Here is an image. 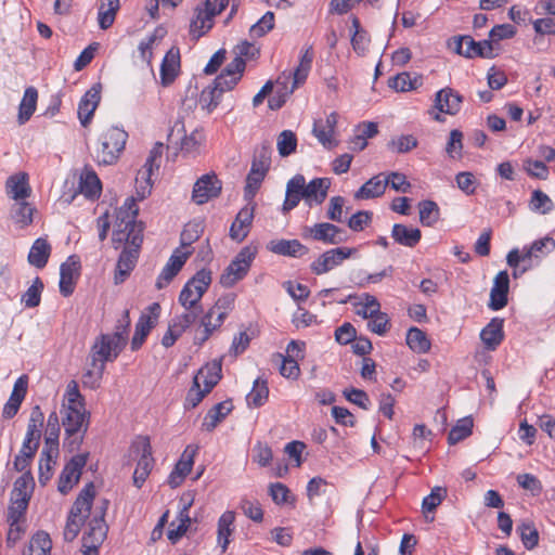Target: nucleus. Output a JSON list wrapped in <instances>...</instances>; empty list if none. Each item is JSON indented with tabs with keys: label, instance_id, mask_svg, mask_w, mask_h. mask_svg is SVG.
<instances>
[{
	"label": "nucleus",
	"instance_id": "9d476101",
	"mask_svg": "<svg viewBox=\"0 0 555 555\" xmlns=\"http://www.w3.org/2000/svg\"><path fill=\"white\" fill-rule=\"evenodd\" d=\"M163 151L164 144L159 142L155 143L153 149L150 151V155L146 158L144 166L138 171L135 182L140 184L138 188V194L141 198H144L146 194H150L151 192V176L154 169L158 170L159 168V160L163 155Z\"/></svg>",
	"mask_w": 555,
	"mask_h": 555
},
{
	"label": "nucleus",
	"instance_id": "412c9836",
	"mask_svg": "<svg viewBox=\"0 0 555 555\" xmlns=\"http://www.w3.org/2000/svg\"><path fill=\"white\" fill-rule=\"evenodd\" d=\"M462 95L452 88H443L436 93L435 106L444 114L455 115L462 106Z\"/></svg>",
	"mask_w": 555,
	"mask_h": 555
},
{
	"label": "nucleus",
	"instance_id": "4468645a",
	"mask_svg": "<svg viewBox=\"0 0 555 555\" xmlns=\"http://www.w3.org/2000/svg\"><path fill=\"white\" fill-rule=\"evenodd\" d=\"M160 314V306L157 302L150 305L145 312L141 314L131 340V349L133 351L141 348L151 330L156 325Z\"/></svg>",
	"mask_w": 555,
	"mask_h": 555
},
{
	"label": "nucleus",
	"instance_id": "6e6d98bb",
	"mask_svg": "<svg viewBox=\"0 0 555 555\" xmlns=\"http://www.w3.org/2000/svg\"><path fill=\"white\" fill-rule=\"evenodd\" d=\"M417 144V139L413 134H401L392 138L387 143V147L392 153L403 154L415 149Z\"/></svg>",
	"mask_w": 555,
	"mask_h": 555
},
{
	"label": "nucleus",
	"instance_id": "39448f33",
	"mask_svg": "<svg viewBox=\"0 0 555 555\" xmlns=\"http://www.w3.org/2000/svg\"><path fill=\"white\" fill-rule=\"evenodd\" d=\"M256 254V247H243L220 275V284L223 287L230 288L243 280L249 272Z\"/></svg>",
	"mask_w": 555,
	"mask_h": 555
},
{
	"label": "nucleus",
	"instance_id": "7ed1b4c3",
	"mask_svg": "<svg viewBox=\"0 0 555 555\" xmlns=\"http://www.w3.org/2000/svg\"><path fill=\"white\" fill-rule=\"evenodd\" d=\"M124 348L125 346L116 341L109 334H101L98 336L90 352L93 370L88 371L85 378H91L95 375V380L99 382L103 376L105 363L116 360Z\"/></svg>",
	"mask_w": 555,
	"mask_h": 555
},
{
	"label": "nucleus",
	"instance_id": "7c9ffc66",
	"mask_svg": "<svg viewBox=\"0 0 555 555\" xmlns=\"http://www.w3.org/2000/svg\"><path fill=\"white\" fill-rule=\"evenodd\" d=\"M503 323V319L493 318L480 332V339L488 350H495L502 343L504 338Z\"/></svg>",
	"mask_w": 555,
	"mask_h": 555
},
{
	"label": "nucleus",
	"instance_id": "1a4fd4ad",
	"mask_svg": "<svg viewBox=\"0 0 555 555\" xmlns=\"http://www.w3.org/2000/svg\"><path fill=\"white\" fill-rule=\"evenodd\" d=\"M301 235L304 238H311L327 245H338L347 240L345 231L330 222H320L312 227H305Z\"/></svg>",
	"mask_w": 555,
	"mask_h": 555
},
{
	"label": "nucleus",
	"instance_id": "a211bd4d",
	"mask_svg": "<svg viewBox=\"0 0 555 555\" xmlns=\"http://www.w3.org/2000/svg\"><path fill=\"white\" fill-rule=\"evenodd\" d=\"M101 101V85H93L78 104V118L82 127H87Z\"/></svg>",
	"mask_w": 555,
	"mask_h": 555
},
{
	"label": "nucleus",
	"instance_id": "c03bdc74",
	"mask_svg": "<svg viewBox=\"0 0 555 555\" xmlns=\"http://www.w3.org/2000/svg\"><path fill=\"white\" fill-rule=\"evenodd\" d=\"M38 91L34 87L26 88L18 108V122L21 125L29 120L36 111Z\"/></svg>",
	"mask_w": 555,
	"mask_h": 555
},
{
	"label": "nucleus",
	"instance_id": "2f4dec72",
	"mask_svg": "<svg viewBox=\"0 0 555 555\" xmlns=\"http://www.w3.org/2000/svg\"><path fill=\"white\" fill-rule=\"evenodd\" d=\"M268 249L274 254L289 257H302L309 251L308 247L298 240H274L269 243Z\"/></svg>",
	"mask_w": 555,
	"mask_h": 555
},
{
	"label": "nucleus",
	"instance_id": "9b49d317",
	"mask_svg": "<svg viewBox=\"0 0 555 555\" xmlns=\"http://www.w3.org/2000/svg\"><path fill=\"white\" fill-rule=\"evenodd\" d=\"M88 455V453L77 454L66 463L57 482V490L62 494H67L78 483L82 469L87 464Z\"/></svg>",
	"mask_w": 555,
	"mask_h": 555
},
{
	"label": "nucleus",
	"instance_id": "cd10ccee",
	"mask_svg": "<svg viewBox=\"0 0 555 555\" xmlns=\"http://www.w3.org/2000/svg\"><path fill=\"white\" fill-rule=\"evenodd\" d=\"M331 186V181L327 178H315L306 184L304 199L308 206L322 204Z\"/></svg>",
	"mask_w": 555,
	"mask_h": 555
},
{
	"label": "nucleus",
	"instance_id": "bf43d9fd",
	"mask_svg": "<svg viewBox=\"0 0 555 555\" xmlns=\"http://www.w3.org/2000/svg\"><path fill=\"white\" fill-rule=\"evenodd\" d=\"M529 207L532 211L545 215L554 209V203L547 194L535 190L532 192Z\"/></svg>",
	"mask_w": 555,
	"mask_h": 555
},
{
	"label": "nucleus",
	"instance_id": "13d9d810",
	"mask_svg": "<svg viewBox=\"0 0 555 555\" xmlns=\"http://www.w3.org/2000/svg\"><path fill=\"white\" fill-rule=\"evenodd\" d=\"M473 425V420L470 417H464L457 421L456 425L449 433L448 442L450 444H455L467 438L472 434Z\"/></svg>",
	"mask_w": 555,
	"mask_h": 555
},
{
	"label": "nucleus",
	"instance_id": "20e7f679",
	"mask_svg": "<svg viewBox=\"0 0 555 555\" xmlns=\"http://www.w3.org/2000/svg\"><path fill=\"white\" fill-rule=\"evenodd\" d=\"M229 0H205L203 5H197L194 16L190 22V35L193 39H199L207 34L214 26L215 17L219 15Z\"/></svg>",
	"mask_w": 555,
	"mask_h": 555
},
{
	"label": "nucleus",
	"instance_id": "a19ab883",
	"mask_svg": "<svg viewBox=\"0 0 555 555\" xmlns=\"http://www.w3.org/2000/svg\"><path fill=\"white\" fill-rule=\"evenodd\" d=\"M51 254V245L46 238H37L30 247L28 254V262L38 268L42 269L46 267Z\"/></svg>",
	"mask_w": 555,
	"mask_h": 555
},
{
	"label": "nucleus",
	"instance_id": "f704fd0d",
	"mask_svg": "<svg viewBox=\"0 0 555 555\" xmlns=\"http://www.w3.org/2000/svg\"><path fill=\"white\" fill-rule=\"evenodd\" d=\"M391 237L402 246L414 247L420 243L422 233L417 228L396 223L391 230Z\"/></svg>",
	"mask_w": 555,
	"mask_h": 555
},
{
	"label": "nucleus",
	"instance_id": "c85d7f7f",
	"mask_svg": "<svg viewBox=\"0 0 555 555\" xmlns=\"http://www.w3.org/2000/svg\"><path fill=\"white\" fill-rule=\"evenodd\" d=\"M338 116L336 113H331L326 116L325 120H315L313 124L312 132L321 144L325 147L333 146V133L337 125Z\"/></svg>",
	"mask_w": 555,
	"mask_h": 555
},
{
	"label": "nucleus",
	"instance_id": "f03ea898",
	"mask_svg": "<svg viewBox=\"0 0 555 555\" xmlns=\"http://www.w3.org/2000/svg\"><path fill=\"white\" fill-rule=\"evenodd\" d=\"M128 133L116 126H109L102 130L94 149V159L99 165L109 166L115 164L122 153Z\"/></svg>",
	"mask_w": 555,
	"mask_h": 555
},
{
	"label": "nucleus",
	"instance_id": "a18cd8bd",
	"mask_svg": "<svg viewBox=\"0 0 555 555\" xmlns=\"http://www.w3.org/2000/svg\"><path fill=\"white\" fill-rule=\"evenodd\" d=\"M195 376H199L206 387V391H210L221 378V360H214L202 367Z\"/></svg>",
	"mask_w": 555,
	"mask_h": 555
},
{
	"label": "nucleus",
	"instance_id": "2eb2a0df",
	"mask_svg": "<svg viewBox=\"0 0 555 555\" xmlns=\"http://www.w3.org/2000/svg\"><path fill=\"white\" fill-rule=\"evenodd\" d=\"M221 189L222 183L216 175H204L194 184L192 199L196 204L203 205L210 198L217 197L220 194Z\"/></svg>",
	"mask_w": 555,
	"mask_h": 555
},
{
	"label": "nucleus",
	"instance_id": "e433bc0d",
	"mask_svg": "<svg viewBox=\"0 0 555 555\" xmlns=\"http://www.w3.org/2000/svg\"><path fill=\"white\" fill-rule=\"evenodd\" d=\"M388 185V181L385 180L383 175H377L367 180L356 193V199H370L382 196L386 188Z\"/></svg>",
	"mask_w": 555,
	"mask_h": 555
},
{
	"label": "nucleus",
	"instance_id": "0e129e2a",
	"mask_svg": "<svg viewBox=\"0 0 555 555\" xmlns=\"http://www.w3.org/2000/svg\"><path fill=\"white\" fill-rule=\"evenodd\" d=\"M53 453L55 451L43 449L39 460V482L46 485L52 477Z\"/></svg>",
	"mask_w": 555,
	"mask_h": 555
},
{
	"label": "nucleus",
	"instance_id": "c756f323",
	"mask_svg": "<svg viewBox=\"0 0 555 555\" xmlns=\"http://www.w3.org/2000/svg\"><path fill=\"white\" fill-rule=\"evenodd\" d=\"M254 218V208L243 207L236 215L230 228V237L236 242H242L248 234Z\"/></svg>",
	"mask_w": 555,
	"mask_h": 555
},
{
	"label": "nucleus",
	"instance_id": "864d4df0",
	"mask_svg": "<svg viewBox=\"0 0 555 555\" xmlns=\"http://www.w3.org/2000/svg\"><path fill=\"white\" fill-rule=\"evenodd\" d=\"M420 221L425 227L434 225L440 217V209L434 201L426 199L418 203Z\"/></svg>",
	"mask_w": 555,
	"mask_h": 555
},
{
	"label": "nucleus",
	"instance_id": "4d7b16f0",
	"mask_svg": "<svg viewBox=\"0 0 555 555\" xmlns=\"http://www.w3.org/2000/svg\"><path fill=\"white\" fill-rule=\"evenodd\" d=\"M34 207L22 201L17 202L12 210V217L21 228H25L33 222Z\"/></svg>",
	"mask_w": 555,
	"mask_h": 555
},
{
	"label": "nucleus",
	"instance_id": "423d86ee",
	"mask_svg": "<svg viewBox=\"0 0 555 555\" xmlns=\"http://www.w3.org/2000/svg\"><path fill=\"white\" fill-rule=\"evenodd\" d=\"M211 283V271L202 269L197 271L183 286L179 295V302L183 308L202 309L199 301Z\"/></svg>",
	"mask_w": 555,
	"mask_h": 555
},
{
	"label": "nucleus",
	"instance_id": "338daca9",
	"mask_svg": "<svg viewBox=\"0 0 555 555\" xmlns=\"http://www.w3.org/2000/svg\"><path fill=\"white\" fill-rule=\"evenodd\" d=\"M297 139L293 131L284 130L278 138V151L282 157H286L295 152Z\"/></svg>",
	"mask_w": 555,
	"mask_h": 555
},
{
	"label": "nucleus",
	"instance_id": "5fc2aeb1",
	"mask_svg": "<svg viewBox=\"0 0 555 555\" xmlns=\"http://www.w3.org/2000/svg\"><path fill=\"white\" fill-rule=\"evenodd\" d=\"M34 487V477L30 472H26L15 480L11 495L30 500Z\"/></svg>",
	"mask_w": 555,
	"mask_h": 555
},
{
	"label": "nucleus",
	"instance_id": "393cba45",
	"mask_svg": "<svg viewBox=\"0 0 555 555\" xmlns=\"http://www.w3.org/2000/svg\"><path fill=\"white\" fill-rule=\"evenodd\" d=\"M95 498V487L93 482H88L79 492L76 501L74 502L69 514L74 517H79L86 520L90 515L92 502Z\"/></svg>",
	"mask_w": 555,
	"mask_h": 555
},
{
	"label": "nucleus",
	"instance_id": "680f3d73",
	"mask_svg": "<svg viewBox=\"0 0 555 555\" xmlns=\"http://www.w3.org/2000/svg\"><path fill=\"white\" fill-rule=\"evenodd\" d=\"M43 287L42 281L37 276L28 289L22 295V302L25 307L35 308L39 306Z\"/></svg>",
	"mask_w": 555,
	"mask_h": 555
},
{
	"label": "nucleus",
	"instance_id": "774afa93",
	"mask_svg": "<svg viewBox=\"0 0 555 555\" xmlns=\"http://www.w3.org/2000/svg\"><path fill=\"white\" fill-rule=\"evenodd\" d=\"M517 530L519 531L521 542L527 550H532L538 545L539 533L533 524L522 522L518 526Z\"/></svg>",
	"mask_w": 555,
	"mask_h": 555
},
{
	"label": "nucleus",
	"instance_id": "09e8293b",
	"mask_svg": "<svg viewBox=\"0 0 555 555\" xmlns=\"http://www.w3.org/2000/svg\"><path fill=\"white\" fill-rule=\"evenodd\" d=\"M406 344L416 353H426L430 349V340L418 327H411L406 333Z\"/></svg>",
	"mask_w": 555,
	"mask_h": 555
},
{
	"label": "nucleus",
	"instance_id": "f257e3e1",
	"mask_svg": "<svg viewBox=\"0 0 555 555\" xmlns=\"http://www.w3.org/2000/svg\"><path fill=\"white\" fill-rule=\"evenodd\" d=\"M139 207L133 197L125 201L116 210L112 243L115 249L126 245L121 251L114 276L115 284H120L134 269L143 242V223L137 221Z\"/></svg>",
	"mask_w": 555,
	"mask_h": 555
},
{
	"label": "nucleus",
	"instance_id": "aec40b11",
	"mask_svg": "<svg viewBox=\"0 0 555 555\" xmlns=\"http://www.w3.org/2000/svg\"><path fill=\"white\" fill-rule=\"evenodd\" d=\"M509 289V276L507 271H500L493 280V286L490 291V300L488 307L498 311L507 305V295Z\"/></svg>",
	"mask_w": 555,
	"mask_h": 555
},
{
	"label": "nucleus",
	"instance_id": "dca6fc26",
	"mask_svg": "<svg viewBox=\"0 0 555 555\" xmlns=\"http://www.w3.org/2000/svg\"><path fill=\"white\" fill-rule=\"evenodd\" d=\"M191 254V250L182 251L180 248L173 251L156 280L155 286L157 289H163L171 283Z\"/></svg>",
	"mask_w": 555,
	"mask_h": 555
},
{
	"label": "nucleus",
	"instance_id": "0eeeda50",
	"mask_svg": "<svg viewBox=\"0 0 555 555\" xmlns=\"http://www.w3.org/2000/svg\"><path fill=\"white\" fill-rule=\"evenodd\" d=\"M130 452L138 457L137 467L133 473V483L137 488H141L154 465L150 438L147 436H138L130 447Z\"/></svg>",
	"mask_w": 555,
	"mask_h": 555
},
{
	"label": "nucleus",
	"instance_id": "6e6552de",
	"mask_svg": "<svg viewBox=\"0 0 555 555\" xmlns=\"http://www.w3.org/2000/svg\"><path fill=\"white\" fill-rule=\"evenodd\" d=\"M89 416L86 409L65 408L63 417V426L69 447L72 450L77 449L82 442L85 433L88 429Z\"/></svg>",
	"mask_w": 555,
	"mask_h": 555
},
{
	"label": "nucleus",
	"instance_id": "a878e982",
	"mask_svg": "<svg viewBox=\"0 0 555 555\" xmlns=\"http://www.w3.org/2000/svg\"><path fill=\"white\" fill-rule=\"evenodd\" d=\"M221 302L222 300H217L216 304L202 317L199 327L196 330L194 336L195 345L202 346L209 339L212 333L221 326L214 320V317L217 310H219Z\"/></svg>",
	"mask_w": 555,
	"mask_h": 555
},
{
	"label": "nucleus",
	"instance_id": "bb28decb",
	"mask_svg": "<svg viewBox=\"0 0 555 555\" xmlns=\"http://www.w3.org/2000/svg\"><path fill=\"white\" fill-rule=\"evenodd\" d=\"M180 70V53L178 49L171 48L164 56L160 65V83L164 87L170 86Z\"/></svg>",
	"mask_w": 555,
	"mask_h": 555
},
{
	"label": "nucleus",
	"instance_id": "f8f14e48",
	"mask_svg": "<svg viewBox=\"0 0 555 555\" xmlns=\"http://www.w3.org/2000/svg\"><path fill=\"white\" fill-rule=\"evenodd\" d=\"M356 251V248L349 247H337L326 250L311 263V270L317 275L327 273L340 266L344 260L350 258Z\"/></svg>",
	"mask_w": 555,
	"mask_h": 555
},
{
	"label": "nucleus",
	"instance_id": "4c0bfd02",
	"mask_svg": "<svg viewBox=\"0 0 555 555\" xmlns=\"http://www.w3.org/2000/svg\"><path fill=\"white\" fill-rule=\"evenodd\" d=\"M291 75H286V72L282 73L275 81V95L269 99V107L271 109L281 108L286 102V98L291 95L297 87L292 83L288 87Z\"/></svg>",
	"mask_w": 555,
	"mask_h": 555
},
{
	"label": "nucleus",
	"instance_id": "ea45409f",
	"mask_svg": "<svg viewBox=\"0 0 555 555\" xmlns=\"http://www.w3.org/2000/svg\"><path fill=\"white\" fill-rule=\"evenodd\" d=\"M191 506V502L184 504L179 513V517L177 520H173L169 524V528L167 531V538L171 543L178 542L186 532L189 525L191 522L189 516V509Z\"/></svg>",
	"mask_w": 555,
	"mask_h": 555
},
{
	"label": "nucleus",
	"instance_id": "8fccbe9b",
	"mask_svg": "<svg viewBox=\"0 0 555 555\" xmlns=\"http://www.w3.org/2000/svg\"><path fill=\"white\" fill-rule=\"evenodd\" d=\"M119 0H103L99 8L98 21L102 29H107L115 21Z\"/></svg>",
	"mask_w": 555,
	"mask_h": 555
},
{
	"label": "nucleus",
	"instance_id": "473e14b6",
	"mask_svg": "<svg viewBox=\"0 0 555 555\" xmlns=\"http://www.w3.org/2000/svg\"><path fill=\"white\" fill-rule=\"evenodd\" d=\"M229 88L220 87L217 83V79L214 80L212 86H208L201 92L198 99V105L203 111H206L208 114L212 113L215 108L219 105L222 94L225 91H230Z\"/></svg>",
	"mask_w": 555,
	"mask_h": 555
},
{
	"label": "nucleus",
	"instance_id": "e2e57ef3",
	"mask_svg": "<svg viewBox=\"0 0 555 555\" xmlns=\"http://www.w3.org/2000/svg\"><path fill=\"white\" fill-rule=\"evenodd\" d=\"M29 500L16 498L11 495V505L9 507L8 518L11 527L18 524V521L24 517L26 509L28 507Z\"/></svg>",
	"mask_w": 555,
	"mask_h": 555
},
{
	"label": "nucleus",
	"instance_id": "ddd939ff",
	"mask_svg": "<svg viewBox=\"0 0 555 555\" xmlns=\"http://www.w3.org/2000/svg\"><path fill=\"white\" fill-rule=\"evenodd\" d=\"M494 48L491 40L475 41L470 36L455 38V52L468 59H493Z\"/></svg>",
	"mask_w": 555,
	"mask_h": 555
},
{
	"label": "nucleus",
	"instance_id": "72a5a7b5",
	"mask_svg": "<svg viewBox=\"0 0 555 555\" xmlns=\"http://www.w3.org/2000/svg\"><path fill=\"white\" fill-rule=\"evenodd\" d=\"M7 193L15 201L25 199L30 195L28 176L25 172H18L10 176L5 183Z\"/></svg>",
	"mask_w": 555,
	"mask_h": 555
},
{
	"label": "nucleus",
	"instance_id": "6ab92c4d",
	"mask_svg": "<svg viewBox=\"0 0 555 555\" xmlns=\"http://www.w3.org/2000/svg\"><path fill=\"white\" fill-rule=\"evenodd\" d=\"M80 262L76 256H69L60 268V293L67 297L73 294L75 283L79 276Z\"/></svg>",
	"mask_w": 555,
	"mask_h": 555
},
{
	"label": "nucleus",
	"instance_id": "49530a36",
	"mask_svg": "<svg viewBox=\"0 0 555 555\" xmlns=\"http://www.w3.org/2000/svg\"><path fill=\"white\" fill-rule=\"evenodd\" d=\"M52 542L47 532H37L29 541L24 555H50Z\"/></svg>",
	"mask_w": 555,
	"mask_h": 555
},
{
	"label": "nucleus",
	"instance_id": "4be33fe9",
	"mask_svg": "<svg viewBox=\"0 0 555 555\" xmlns=\"http://www.w3.org/2000/svg\"><path fill=\"white\" fill-rule=\"evenodd\" d=\"M27 386L28 377L26 375H22L16 379L12 393L3 408L2 415L4 418H12L16 415L26 396Z\"/></svg>",
	"mask_w": 555,
	"mask_h": 555
},
{
	"label": "nucleus",
	"instance_id": "79ce46f5",
	"mask_svg": "<svg viewBox=\"0 0 555 555\" xmlns=\"http://www.w3.org/2000/svg\"><path fill=\"white\" fill-rule=\"evenodd\" d=\"M233 404L230 400L214 405L206 414L203 427L207 431L214 430L217 425L232 411Z\"/></svg>",
	"mask_w": 555,
	"mask_h": 555
},
{
	"label": "nucleus",
	"instance_id": "37998d69",
	"mask_svg": "<svg viewBox=\"0 0 555 555\" xmlns=\"http://www.w3.org/2000/svg\"><path fill=\"white\" fill-rule=\"evenodd\" d=\"M79 190L89 198H95L101 194V181L92 169L85 168L82 171L80 176Z\"/></svg>",
	"mask_w": 555,
	"mask_h": 555
},
{
	"label": "nucleus",
	"instance_id": "f3484780",
	"mask_svg": "<svg viewBox=\"0 0 555 555\" xmlns=\"http://www.w3.org/2000/svg\"><path fill=\"white\" fill-rule=\"evenodd\" d=\"M197 451L198 447L192 444L184 449L180 460L177 462L168 477V483L171 488L179 487L183 482L184 478L190 474L194 465V457Z\"/></svg>",
	"mask_w": 555,
	"mask_h": 555
},
{
	"label": "nucleus",
	"instance_id": "052dcab7",
	"mask_svg": "<svg viewBox=\"0 0 555 555\" xmlns=\"http://www.w3.org/2000/svg\"><path fill=\"white\" fill-rule=\"evenodd\" d=\"M269 396V388L266 380L257 378L254 382V387L247 395V402L254 406H261L264 404Z\"/></svg>",
	"mask_w": 555,
	"mask_h": 555
},
{
	"label": "nucleus",
	"instance_id": "3c124183",
	"mask_svg": "<svg viewBox=\"0 0 555 555\" xmlns=\"http://www.w3.org/2000/svg\"><path fill=\"white\" fill-rule=\"evenodd\" d=\"M555 247V241L551 237H543L534 241L530 247L522 249V261L530 260L532 257H540L553 250Z\"/></svg>",
	"mask_w": 555,
	"mask_h": 555
},
{
	"label": "nucleus",
	"instance_id": "b1692460",
	"mask_svg": "<svg viewBox=\"0 0 555 555\" xmlns=\"http://www.w3.org/2000/svg\"><path fill=\"white\" fill-rule=\"evenodd\" d=\"M107 534V525L105 519L101 517H92L89 521L88 530L82 537V543L85 548H95L103 543Z\"/></svg>",
	"mask_w": 555,
	"mask_h": 555
},
{
	"label": "nucleus",
	"instance_id": "5701e85b",
	"mask_svg": "<svg viewBox=\"0 0 555 555\" xmlns=\"http://www.w3.org/2000/svg\"><path fill=\"white\" fill-rule=\"evenodd\" d=\"M246 62L244 59L240 56H235L232 62H230L222 73L216 77L217 83L220 87L233 89L237 82L241 80L242 75L245 70Z\"/></svg>",
	"mask_w": 555,
	"mask_h": 555
},
{
	"label": "nucleus",
	"instance_id": "603ef678",
	"mask_svg": "<svg viewBox=\"0 0 555 555\" xmlns=\"http://www.w3.org/2000/svg\"><path fill=\"white\" fill-rule=\"evenodd\" d=\"M60 431L61 427L59 423V416L57 413L53 411L48 417L44 449L57 452Z\"/></svg>",
	"mask_w": 555,
	"mask_h": 555
},
{
	"label": "nucleus",
	"instance_id": "69168bd1",
	"mask_svg": "<svg viewBox=\"0 0 555 555\" xmlns=\"http://www.w3.org/2000/svg\"><path fill=\"white\" fill-rule=\"evenodd\" d=\"M266 173L258 171L256 165H251L250 171L246 178V186H245V198L250 201L256 195L258 189L261 185V182L264 179Z\"/></svg>",
	"mask_w": 555,
	"mask_h": 555
},
{
	"label": "nucleus",
	"instance_id": "c9c22d12",
	"mask_svg": "<svg viewBox=\"0 0 555 555\" xmlns=\"http://www.w3.org/2000/svg\"><path fill=\"white\" fill-rule=\"evenodd\" d=\"M313 57L312 46L306 47L301 52L298 66L293 73H286V75H291L294 87H299L306 81L312 66Z\"/></svg>",
	"mask_w": 555,
	"mask_h": 555
},
{
	"label": "nucleus",
	"instance_id": "58836bf2",
	"mask_svg": "<svg viewBox=\"0 0 555 555\" xmlns=\"http://www.w3.org/2000/svg\"><path fill=\"white\" fill-rule=\"evenodd\" d=\"M234 520L235 513L232 511L224 512L218 520L217 542L221 547L222 553L227 551L228 545L230 543V538L234 530Z\"/></svg>",
	"mask_w": 555,
	"mask_h": 555
},
{
	"label": "nucleus",
	"instance_id": "de8ad7c7",
	"mask_svg": "<svg viewBox=\"0 0 555 555\" xmlns=\"http://www.w3.org/2000/svg\"><path fill=\"white\" fill-rule=\"evenodd\" d=\"M422 85V77L403 72L395 76L389 81V87L396 91L406 92L417 89Z\"/></svg>",
	"mask_w": 555,
	"mask_h": 555
}]
</instances>
